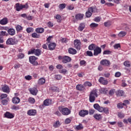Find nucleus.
<instances>
[{
	"label": "nucleus",
	"mask_w": 131,
	"mask_h": 131,
	"mask_svg": "<svg viewBox=\"0 0 131 131\" xmlns=\"http://www.w3.org/2000/svg\"><path fill=\"white\" fill-rule=\"evenodd\" d=\"M97 8L95 6H92L88 8V11L85 13V16L86 18H90L92 17L93 13H96L97 12Z\"/></svg>",
	"instance_id": "obj_1"
},
{
	"label": "nucleus",
	"mask_w": 131,
	"mask_h": 131,
	"mask_svg": "<svg viewBox=\"0 0 131 131\" xmlns=\"http://www.w3.org/2000/svg\"><path fill=\"white\" fill-rule=\"evenodd\" d=\"M98 97V93L97 90L92 91L89 95V101L91 103H94L96 100V98Z\"/></svg>",
	"instance_id": "obj_2"
},
{
	"label": "nucleus",
	"mask_w": 131,
	"mask_h": 131,
	"mask_svg": "<svg viewBox=\"0 0 131 131\" xmlns=\"http://www.w3.org/2000/svg\"><path fill=\"white\" fill-rule=\"evenodd\" d=\"M58 110L62 113V115H69L71 113V111L67 107H63V106L58 107Z\"/></svg>",
	"instance_id": "obj_3"
},
{
	"label": "nucleus",
	"mask_w": 131,
	"mask_h": 131,
	"mask_svg": "<svg viewBox=\"0 0 131 131\" xmlns=\"http://www.w3.org/2000/svg\"><path fill=\"white\" fill-rule=\"evenodd\" d=\"M30 54H34L35 56H40L41 50L40 49H33L28 52V55H30Z\"/></svg>",
	"instance_id": "obj_4"
},
{
	"label": "nucleus",
	"mask_w": 131,
	"mask_h": 131,
	"mask_svg": "<svg viewBox=\"0 0 131 131\" xmlns=\"http://www.w3.org/2000/svg\"><path fill=\"white\" fill-rule=\"evenodd\" d=\"M18 40L15 38H9L6 41V45H17Z\"/></svg>",
	"instance_id": "obj_5"
},
{
	"label": "nucleus",
	"mask_w": 131,
	"mask_h": 131,
	"mask_svg": "<svg viewBox=\"0 0 131 131\" xmlns=\"http://www.w3.org/2000/svg\"><path fill=\"white\" fill-rule=\"evenodd\" d=\"M37 58L35 56H30L29 57V61L31 64H33L34 66H37L38 65V62L36 61Z\"/></svg>",
	"instance_id": "obj_6"
},
{
	"label": "nucleus",
	"mask_w": 131,
	"mask_h": 131,
	"mask_svg": "<svg viewBox=\"0 0 131 131\" xmlns=\"http://www.w3.org/2000/svg\"><path fill=\"white\" fill-rule=\"evenodd\" d=\"M74 43L75 49H77V50H80L81 48V42H80V40L76 39L74 40Z\"/></svg>",
	"instance_id": "obj_7"
},
{
	"label": "nucleus",
	"mask_w": 131,
	"mask_h": 131,
	"mask_svg": "<svg viewBox=\"0 0 131 131\" xmlns=\"http://www.w3.org/2000/svg\"><path fill=\"white\" fill-rule=\"evenodd\" d=\"M102 53V49L101 48L99 47H96V48L94 50V56H98V55H99V54H101Z\"/></svg>",
	"instance_id": "obj_8"
},
{
	"label": "nucleus",
	"mask_w": 131,
	"mask_h": 131,
	"mask_svg": "<svg viewBox=\"0 0 131 131\" xmlns=\"http://www.w3.org/2000/svg\"><path fill=\"white\" fill-rule=\"evenodd\" d=\"M98 81L104 85H106V84H108V80L103 77H100L98 80Z\"/></svg>",
	"instance_id": "obj_9"
},
{
	"label": "nucleus",
	"mask_w": 131,
	"mask_h": 131,
	"mask_svg": "<svg viewBox=\"0 0 131 131\" xmlns=\"http://www.w3.org/2000/svg\"><path fill=\"white\" fill-rule=\"evenodd\" d=\"M21 17L24 18V19H26L27 20H29V21L32 20L33 19V16L31 15H27L26 13H24L20 15Z\"/></svg>",
	"instance_id": "obj_10"
},
{
	"label": "nucleus",
	"mask_w": 131,
	"mask_h": 131,
	"mask_svg": "<svg viewBox=\"0 0 131 131\" xmlns=\"http://www.w3.org/2000/svg\"><path fill=\"white\" fill-rule=\"evenodd\" d=\"M93 107L94 108L96 109V110H97V111H99V112H103V107L100 106L99 104L95 103L94 104Z\"/></svg>",
	"instance_id": "obj_11"
},
{
	"label": "nucleus",
	"mask_w": 131,
	"mask_h": 131,
	"mask_svg": "<svg viewBox=\"0 0 131 131\" xmlns=\"http://www.w3.org/2000/svg\"><path fill=\"white\" fill-rule=\"evenodd\" d=\"M100 64L103 66H110V61L107 59H103L100 61Z\"/></svg>",
	"instance_id": "obj_12"
},
{
	"label": "nucleus",
	"mask_w": 131,
	"mask_h": 131,
	"mask_svg": "<svg viewBox=\"0 0 131 131\" xmlns=\"http://www.w3.org/2000/svg\"><path fill=\"white\" fill-rule=\"evenodd\" d=\"M29 91H30V93L32 95H33V96H36L38 92L37 89H36V88H30L29 89Z\"/></svg>",
	"instance_id": "obj_13"
},
{
	"label": "nucleus",
	"mask_w": 131,
	"mask_h": 131,
	"mask_svg": "<svg viewBox=\"0 0 131 131\" xmlns=\"http://www.w3.org/2000/svg\"><path fill=\"white\" fill-rule=\"evenodd\" d=\"M88 114H89V111L87 110H81L79 113V115L80 116H81V117H84V116L88 115Z\"/></svg>",
	"instance_id": "obj_14"
},
{
	"label": "nucleus",
	"mask_w": 131,
	"mask_h": 131,
	"mask_svg": "<svg viewBox=\"0 0 131 131\" xmlns=\"http://www.w3.org/2000/svg\"><path fill=\"white\" fill-rule=\"evenodd\" d=\"M71 61V58H70L69 56H66L63 58H62V63L66 64V63H68Z\"/></svg>",
	"instance_id": "obj_15"
},
{
	"label": "nucleus",
	"mask_w": 131,
	"mask_h": 131,
	"mask_svg": "<svg viewBox=\"0 0 131 131\" xmlns=\"http://www.w3.org/2000/svg\"><path fill=\"white\" fill-rule=\"evenodd\" d=\"M2 91L4 92V93L9 94V93H10V88L8 85L5 84L2 87Z\"/></svg>",
	"instance_id": "obj_16"
},
{
	"label": "nucleus",
	"mask_w": 131,
	"mask_h": 131,
	"mask_svg": "<svg viewBox=\"0 0 131 131\" xmlns=\"http://www.w3.org/2000/svg\"><path fill=\"white\" fill-rule=\"evenodd\" d=\"M56 46L57 45H56V43L52 42V43H50L48 45V48H49L50 51H54V50H55V49L56 48Z\"/></svg>",
	"instance_id": "obj_17"
},
{
	"label": "nucleus",
	"mask_w": 131,
	"mask_h": 131,
	"mask_svg": "<svg viewBox=\"0 0 131 131\" xmlns=\"http://www.w3.org/2000/svg\"><path fill=\"white\" fill-rule=\"evenodd\" d=\"M7 32L9 35H15L16 34V31L13 28H10L8 30Z\"/></svg>",
	"instance_id": "obj_18"
},
{
	"label": "nucleus",
	"mask_w": 131,
	"mask_h": 131,
	"mask_svg": "<svg viewBox=\"0 0 131 131\" xmlns=\"http://www.w3.org/2000/svg\"><path fill=\"white\" fill-rule=\"evenodd\" d=\"M28 115L30 116H33L36 114V110H30L27 112Z\"/></svg>",
	"instance_id": "obj_19"
},
{
	"label": "nucleus",
	"mask_w": 131,
	"mask_h": 131,
	"mask_svg": "<svg viewBox=\"0 0 131 131\" xmlns=\"http://www.w3.org/2000/svg\"><path fill=\"white\" fill-rule=\"evenodd\" d=\"M8 22L9 20H8V18L5 17L0 20V24L1 25H6L8 24Z\"/></svg>",
	"instance_id": "obj_20"
},
{
	"label": "nucleus",
	"mask_w": 131,
	"mask_h": 131,
	"mask_svg": "<svg viewBox=\"0 0 131 131\" xmlns=\"http://www.w3.org/2000/svg\"><path fill=\"white\" fill-rule=\"evenodd\" d=\"M52 104V100L47 99L44 100L43 101V105L45 106H50Z\"/></svg>",
	"instance_id": "obj_21"
},
{
	"label": "nucleus",
	"mask_w": 131,
	"mask_h": 131,
	"mask_svg": "<svg viewBox=\"0 0 131 131\" xmlns=\"http://www.w3.org/2000/svg\"><path fill=\"white\" fill-rule=\"evenodd\" d=\"M5 117H6V118H14V115L13 114H11L10 112H7L5 114Z\"/></svg>",
	"instance_id": "obj_22"
},
{
	"label": "nucleus",
	"mask_w": 131,
	"mask_h": 131,
	"mask_svg": "<svg viewBox=\"0 0 131 131\" xmlns=\"http://www.w3.org/2000/svg\"><path fill=\"white\" fill-rule=\"evenodd\" d=\"M76 89L78 91H85V88H84V86H83V85H82V84L77 85Z\"/></svg>",
	"instance_id": "obj_23"
},
{
	"label": "nucleus",
	"mask_w": 131,
	"mask_h": 131,
	"mask_svg": "<svg viewBox=\"0 0 131 131\" xmlns=\"http://www.w3.org/2000/svg\"><path fill=\"white\" fill-rule=\"evenodd\" d=\"M117 97H122L124 95V92L122 90H118L116 92Z\"/></svg>",
	"instance_id": "obj_24"
},
{
	"label": "nucleus",
	"mask_w": 131,
	"mask_h": 131,
	"mask_svg": "<svg viewBox=\"0 0 131 131\" xmlns=\"http://www.w3.org/2000/svg\"><path fill=\"white\" fill-rule=\"evenodd\" d=\"M93 117L96 120H101V119H102V115L101 114H95L94 115Z\"/></svg>",
	"instance_id": "obj_25"
},
{
	"label": "nucleus",
	"mask_w": 131,
	"mask_h": 131,
	"mask_svg": "<svg viewBox=\"0 0 131 131\" xmlns=\"http://www.w3.org/2000/svg\"><path fill=\"white\" fill-rule=\"evenodd\" d=\"M76 20H82L83 19V14L80 13L77 14L75 15Z\"/></svg>",
	"instance_id": "obj_26"
},
{
	"label": "nucleus",
	"mask_w": 131,
	"mask_h": 131,
	"mask_svg": "<svg viewBox=\"0 0 131 131\" xmlns=\"http://www.w3.org/2000/svg\"><path fill=\"white\" fill-rule=\"evenodd\" d=\"M85 28V25H84V23H81L79 25V26L78 28V30L79 31H82Z\"/></svg>",
	"instance_id": "obj_27"
},
{
	"label": "nucleus",
	"mask_w": 131,
	"mask_h": 131,
	"mask_svg": "<svg viewBox=\"0 0 131 131\" xmlns=\"http://www.w3.org/2000/svg\"><path fill=\"white\" fill-rule=\"evenodd\" d=\"M12 102L13 104H18V103H20V98L18 97H14L12 98Z\"/></svg>",
	"instance_id": "obj_28"
},
{
	"label": "nucleus",
	"mask_w": 131,
	"mask_h": 131,
	"mask_svg": "<svg viewBox=\"0 0 131 131\" xmlns=\"http://www.w3.org/2000/svg\"><path fill=\"white\" fill-rule=\"evenodd\" d=\"M35 31L37 33H43V32H45V29L42 28H37L35 29Z\"/></svg>",
	"instance_id": "obj_29"
},
{
	"label": "nucleus",
	"mask_w": 131,
	"mask_h": 131,
	"mask_svg": "<svg viewBox=\"0 0 131 131\" xmlns=\"http://www.w3.org/2000/svg\"><path fill=\"white\" fill-rule=\"evenodd\" d=\"M97 45L95 44H91L89 47V50L90 51H94V50L97 48Z\"/></svg>",
	"instance_id": "obj_30"
},
{
	"label": "nucleus",
	"mask_w": 131,
	"mask_h": 131,
	"mask_svg": "<svg viewBox=\"0 0 131 131\" xmlns=\"http://www.w3.org/2000/svg\"><path fill=\"white\" fill-rule=\"evenodd\" d=\"M127 32L125 31H121L118 34L119 37H123V36H125V35L127 34Z\"/></svg>",
	"instance_id": "obj_31"
},
{
	"label": "nucleus",
	"mask_w": 131,
	"mask_h": 131,
	"mask_svg": "<svg viewBox=\"0 0 131 131\" xmlns=\"http://www.w3.org/2000/svg\"><path fill=\"white\" fill-rule=\"evenodd\" d=\"M16 7V10L17 11V12H19L20 10H22V5H20V4L16 3L15 5Z\"/></svg>",
	"instance_id": "obj_32"
},
{
	"label": "nucleus",
	"mask_w": 131,
	"mask_h": 131,
	"mask_svg": "<svg viewBox=\"0 0 131 131\" xmlns=\"http://www.w3.org/2000/svg\"><path fill=\"white\" fill-rule=\"evenodd\" d=\"M69 54H72V55H75V54H76L77 51L76 50L73 49V48H70L69 49Z\"/></svg>",
	"instance_id": "obj_33"
},
{
	"label": "nucleus",
	"mask_w": 131,
	"mask_h": 131,
	"mask_svg": "<svg viewBox=\"0 0 131 131\" xmlns=\"http://www.w3.org/2000/svg\"><path fill=\"white\" fill-rule=\"evenodd\" d=\"M46 82V79L43 78H41L38 80V84H43Z\"/></svg>",
	"instance_id": "obj_34"
},
{
	"label": "nucleus",
	"mask_w": 131,
	"mask_h": 131,
	"mask_svg": "<svg viewBox=\"0 0 131 131\" xmlns=\"http://www.w3.org/2000/svg\"><path fill=\"white\" fill-rule=\"evenodd\" d=\"M32 37H33V38H39L40 35L37 34L36 33H33L32 34Z\"/></svg>",
	"instance_id": "obj_35"
},
{
	"label": "nucleus",
	"mask_w": 131,
	"mask_h": 131,
	"mask_svg": "<svg viewBox=\"0 0 131 131\" xmlns=\"http://www.w3.org/2000/svg\"><path fill=\"white\" fill-rule=\"evenodd\" d=\"M99 92L101 94H106L107 92H108V90H107V89L101 88V89H100Z\"/></svg>",
	"instance_id": "obj_36"
},
{
	"label": "nucleus",
	"mask_w": 131,
	"mask_h": 131,
	"mask_svg": "<svg viewBox=\"0 0 131 131\" xmlns=\"http://www.w3.org/2000/svg\"><path fill=\"white\" fill-rule=\"evenodd\" d=\"M16 31L17 32H19V31H21V30H23V28L20 26V25H17L15 27Z\"/></svg>",
	"instance_id": "obj_37"
},
{
	"label": "nucleus",
	"mask_w": 131,
	"mask_h": 131,
	"mask_svg": "<svg viewBox=\"0 0 131 131\" xmlns=\"http://www.w3.org/2000/svg\"><path fill=\"white\" fill-rule=\"evenodd\" d=\"M123 106H125V103H119L117 104V107L118 108V109H122V108H123Z\"/></svg>",
	"instance_id": "obj_38"
},
{
	"label": "nucleus",
	"mask_w": 131,
	"mask_h": 131,
	"mask_svg": "<svg viewBox=\"0 0 131 131\" xmlns=\"http://www.w3.org/2000/svg\"><path fill=\"white\" fill-rule=\"evenodd\" d=\"M123 64L125 67H128V68L130 67V63H129V61L127 60L124 62Z\"/></svg>",
	"instance_id": "obj_39"
},
{
	"label": "nucleus",
	"mask_w": 131,
	"mask_h": 131,
	"mask_svg": "<svg viewBox=\"0 0 131 131\" xmlns=\"http://www.w3.org/2000/svg\"><path fill=\"white\" fill-rule=\"evenodd\" d=\"M102 112L103 111L105 113V114H109V109L108 107H102Z\"/></svg>",
	"instance_id": "obj_40"
},
{
	"label": "nucleus",
	"mask_w": 131,
	"mask_h": 131,
	"mask_svg": "<svg viewBox=\"0 0 131 131\" xmlns=\"http://www.w3.org/2000/svg\"><path fill=\"white\" fill-rule=\"evenodd\" d=\"M8 97V95L6 94H2L0 96L1 100H3V99H6V98Z\"/></svg>",
	"instance_id": "obj_41"
},
{
	"label": "nucleus",
	"mask_w": 131,
	"mask_h": 131,
	"mask_svg": "<svg viewBox=\"0 0 131 131\" xmlns=\"http://www.w3.org/2000/svg\"><path fill=\"white\" fill-rule=\"evenodd\" d=\"M112 53V52L110 50H105L103 53V55H111Z\"/></svg>",
	"instance_id": "obj_42"
},
{
	"label": "nucleus",
	"mask_w": 131,
	"mask_h": 131,
	"mask_svg": "<svg viewBox=\"0 0 131 131\" xmlns=\"http://www.w3.org/2000/svg\"><path fill=\"white\" fill-rule=\"evenodd\" d=\"M76 128L78 130H79L82 129V128H83V126H82V124H80L76 126Z\"/></svg>",
	"instance_id": "obj_43"
},
{
	"label": "nucleus",
	"mask_w": 131,
	"mask_h": 131,
	"mask_svg": "<svg viewBox=\"0 0 131 131\" xmlns=\"http://www.w3.org/2000/svg\"><path fill=\"white\" fill-rule=\"evenodd\" d=\"M104 26H105V27H110V26H111V21H106V22H105L104 23Z\"/></svg>",
	"instance_id": "obj_44"
},
{
	"label": "nucleus",
	"mask_w": 131,
	"mask_h": 131,
	"mask_svg": "<svg viewBox=\"0 0 131 131\" xmlns=\"http://www.w3.org/2000/svg\"><path fill=\"white\" fill-rule=\"evenodd\" d=\"M98 24H96L95 23H92L91 25H90V27L91 28H95L96 27H98Z\"/></svg>",
	"instance_id": "obj_45"
},
{
	"label": "nucleus",
	"mask_w": 131,
	"mask_h": 131,
	"mask_svg": "<svg viewBox=\"0 0 131 131\" xmlns=\"http://www.w3.org/2000/svg\"><path fill=\"white\" fill-rule=\"evenodd\" d=\"M28 101L29 102V103H31L32 104H33V103L35 102V99H34V98L32 97H30V98H29Z\"/></svg>",
	"instance_id": "obj_46"
},
{
	"label": "nucleus",
	"mask_w": 131,
	"mask_h": 131,
	"mask_svg": "<svg viewBox=\"0 0 131 131\" xmlns=\"http://www.w3.org/2000/svg\"><path fill=\"white\" fill-rule=\"evenodd\" d=\"M59 8L60 9L63 10V9H65V8H66V4H61L59 5Z\"/></svg>",
	"instance_id": "obj_47"
},
{
	"label": "nucleus",
	"mask_w": 131,
	"mask_h": 131,
	"mask_svg": "<svg viewBox=\"0 0 131 131\" xmlns=\"http://www.w3.org/2000/svg\"><path fill=\"white\" fill-rule=\"evenodd\" d=\"M115 93V89H112L110 91L108 94L110 96H113Z\"/></svg>",
	"instance_id": "obj_48"
},
{
	"label": "nucleus",
	"mask_w": 131,
	"mask_h": 131,
	"mask_svg": "<svg viewBox=\"0 0 131 131\" xmlns=\"http://www.w3.org/2000/svg\"><path fill=\"white\" fill-rule=\"evenodd\" d=\"M60 126V122L59 121H56L54 124V127H58V126Z\"/></svg>",
	"instance_id": "obj_49"
},
{
	"label": "nucleus",
	"mask_w": 131,
	"mask_h": 131,
	"mask_svg": "<svg viewBox=\"0 0 131 131\" xmlns=\"http://www.w3.org/2000/svg\"><path fill=\"white\" fill-rule=\"evenodd\" d=\"M17 57L18 59H23L24 58V54L23 53H19Z\"/></svg>",
	"instance_id": "obj_50"
},
{
	"label": "nucleus",
	"mask_w": 131,
	"mask_h": 131,
	"mask_svg": "<svg viewBox=\"0 0 131 131\" xmlns=\"http://www.w3.org/2000/svg\"><path fill=\"white\" fill-rule=\"evenodd\" d=\"M25 79L27 80H31L32 79V77L30 75L26 76L25 77Z\"/></svg>",
	"instance_id": "obj_51"
},
{
	"label": "nucleus",
	"mask_w": 131,
	"mask_h": 131,
	"mask_svg": "<svg viewBox=\"0 0 131 131\" xmlns=\"http://www.w3.org/2000/svg\"><path fill=\"white\" fill-rule=\"evenodd\" d=\"M51 89L53 92H59V88L57 87H55V86L52 87Z\"/></svg>",
	"instance_id": "obj_52"
},
{
	"label": "nucleus",
	"mask_w": 131,
	"mask_h": 131,
	"mask_svg": "<svg viewBox=\"0 0 131 131\" xmlns=\"http://www.w3.org/2000/svg\"><path fill=\"white\" fill-rule=\"evenodd\" d=\"M12 110H19V106L13 105L11 107Z\"/></svg>",
	"instance_id": "obj_53"
},
{
	"label": "nucleus",
	"mask_w": 131,
	"mask_h": 131,
	"mask_svg": "<svg viewBox=\"0 0 131 131\" xmlns=\"http://www.w3.org/2000/svg\"><path fill=\"white\" fill-rule=\"evenodd\" d=\"M55 78L59 80L61 79V78H62V76H61L60 75H56L55 76Z\"/></svg>",
	"instance_id": "obj_54"
},
{
	"label": "nucleus",
	"mask_w": 131,
	"mask_h": 131,
	"mask_svg": "<svg viewBox=\"0 0 131 131\" xmlns=\"http://www.w3.org/2000/svg\"><path fill=\"white\" fill-rule=\"evenodd\" d=\"M0 33H1V35H2L3 36L8 35V34H7V32H6V31H1L0 32Z\"/></svg>",
	"instance_id": "obj_55"
},
{
	"label": "nucleus",
	"mask_w": 131,
	"mask_h": 131,
	"mask_svg": "<svg viewBox=\"0 0 131 131\" xmlns=\"http://www.w3.org/2000/svg\"><path fill=\"white\" fill-rule=\"evenodd\" d=\"M2 105H7L8 104V100L7 99H4L2 101Z\"/></svg>",
	"instance_id": "obj_56"
},
{
	"label": "nucleus",
	"mask_w": 131,
	"mask_h": 131,
	"mask_svg": "<svg viewBox=\"0 0 131 131\" xmlns=\"http://www.w3.org/2000/svg\"><path fill=\"white\" fill-rule=\"evenodd\" d=\"M84 84L86 86H92V83L90 82H85Z\"/></svg>",
	"instance_id": "obj_57"
},
{
	"label": "nucleus",
	"mask_w": 131,
	"mask_h": 131,
	"mask_svg": "<svg viewBox=\"0 0 131 131\" xmlns=\"http://www.w3.org/2000/svg\"><path fill=\"white\" fill-rule=\"evenodd\" d=\"M47 26H48V27L51 28V27H53V26H54V25L53 24V23L51 21H49L47 23Z\"/></svg>",
	"instance_id": "obj_58"
},
{
	"label": "nucleus",
	"mask_w": 131,
	"mask_h": 131,
	"mask_svg": "<svg viewBox=\"0 0 131 131\" xmlns=\"http://www.w3.org/2000/svg\"><path fill=\"white\" fill-rule=\"evenodd\" d=\"M86 54L88 56H89V57H93V52H92V51H88L86 52Z\"/></svg>",
	"instance_id": "obj_59"
},
{
	"label": "nucleus",
	"mask_w": 131,
	"mask_h": 131,
	"mask_svg": "<svg viewBox=\"0 0 131 131\" xmlns=\"http://www.w3.org/2000/svg\"><path fill=\"white\" fill-rule=\"evenodd\" d=\"M94 21L95 22H100L101 21V18H100V17L97 16L95 18Z\"/></svg>",
	"instance_id": "obj_60"
},
{
	"label": "nucleus",
	"mask_w": 131,
	"mask_h": 131,
	"mask_svg": "<svg viewBox=\"0 0 131 131\" xmlns=\"http://www.w3.org/2000/svg\"><path fill=\"white\" fill-rule=\"evenodd\" d=\"M95 113V110L91 109L89 110V114L90 115H93Z\"/></svg>",
	"instance_id": "obj_61"
},
{
	"label": "nucleus",
	"mask_w": 131,
	"mask_h": 131,
	"mask_svg": "<svg viewBox=\"0 0 131 131\" xmlns=\"http://www.w3.org/2000/svg\"><path fill=\"white\" fill-rule=\"evenodd\" d=\"M114 48L115 49H117L119 48H120V44L117 43V44L114 45Z\"/></svg>",
	"instance_id": "obj_62"
},
{
	"label": "nucleus",
	"mask_w": 131,
	"mask_h": 131,
	"mask_svg": "<svg viewBox=\"0 0 131 131\" xmlns=\"http://www.w3.org/2000/svg\"><path fill=\"white\" fill-rule=\"evenodd\" d=\"M60 73H62V74H66V73L67 72V70H66L65 69H62L60 71Z\"/></svg>",
	"instance_id": "obj_63"
},
{
	"label": "nucleus",
	"mask_w": 131,
	"mask_h": 131,
	"mask_svg": "<svg viewBox=\"0 0 131 131\" xmlns=\"http://www.w3.org/2000/svg\"><path fill=\"white\" fill-rule=\"evenodd\" d=\"M26 31L28 33H30L32 31V28H28L26 29Z\"/></svg>",
	"instance_id": "obj_64"
}]
</instances>
